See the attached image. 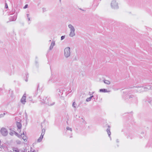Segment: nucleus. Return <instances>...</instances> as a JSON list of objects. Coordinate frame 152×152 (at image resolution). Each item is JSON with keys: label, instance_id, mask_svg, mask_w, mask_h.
Returning a JSON list of instances; mask_svg holds the SVG:
<instances>
[{"label": "nucleus", "instance_id": "f257e3e1", "mask_svg": "<svg viewBox=\"0 0 152 152\" xmlns=\"http://www.w3.org/2000/svg\"><path fill=\"white\" fill-rule=\"evenodd\" d=\"M39 98L40 99L39 101L42 104H46L47 103H48L49 97L42 95L39 96Z\"/></svg>", "mask_w": 152, "mask_h": 152}, {"label": "nucleus", "instance_id": "f03ea898", "mask_svg": "<svg viewBox=\"0 0 152 152\" xmlns=\"http://www.w3.org/2000/svg\"><path fill=\"white\" fill-rule=\"evenodd\" d=\"M68 27L70 29L69 36L70 37H73L75 35V30L74 27L72 25L69 24L68 25Z\"/></svg>", "mask_w": 152, "mask_h": 152}, {"label": "nucleus", "instance_id": "7ed1b4c3", "mask_svg": "<svg viewBox=\"0 0 152 152\" xmlns=\"http://www.w3.org/2000/svg\"><path fill=\"white\" fill-rule=\"evenodd\" d=\"M64 55L66 58L69 57L70 55V48L69 47L66 48L64 50Z\"/></svg>", "mask_w": 152, "mask_h": 152}, {"label": "nucleus", "instance_id": "20e7f679", "mask_svg": "<svg viewBox=\"0 0 152 152\" xmlns=\"http://www.w3.org/2000/svg\"><path fill=\"white\" fill-rule=\"evenodd\" d=\"M111 6L113 9H117L118 8V3L115 0L112 1L111 3Z\"/></svg>", "mask_w": 152, "mask_h": 152}, {"label": "nucleus", "instance_id": "39448f33", "mask_svg": "<svg viewBox=\"0 0 152 152\" xmlns=\"http://www.w3.org/2000/svg\"><path fill=\"white\" fill-rule=\"evenodd\" d=\"M1 132L2 135L3 136H6L8 134L7 129L4 128H2L1 129Z\"/></svg>", "mask_w": 152, "mask_h": 152}, {"label": "nucleus", "instance_id": "423d86ee", "mask_svg": "<svg viewBox=\"0 0 152 152\" xmlns=\"http://www.w3.org/2000/svg\"><path fill=\"white\" fill-rule=\"evenodd\" d=\"M26 93H25L22 98H21L20 102L21 103L23 104H25L26 101Z\"/></svg>", "mask_w": 152, "mask_h": 152}, {"label": "nucleus", "instance_id": "0eeeda50", "mask_svg": "<svg viewBox=\"0 0 152 152\" xmlns=\"http://www.w3.org/2000/svg\"><path fill=\"white\" fill-rule=\"evenodd\" d=\"M48 103H47L46 104L49 106H52L55 104V102L52 101L50 98L49 97V100H48Z\"/></svg>", "mask_w": 152, "mask_h": 152}, {"label": "nucleus", "instance_id": "6e6552de", "mask_svg": "<svg viewBox=\"0 0 152 152\" xmlns=\"http://www.w3.org/2000/svg\"><path fill=\"white\" fill-rule=\"evenodd\" d=\"M107 134L109 136L110 138V140H111V139L110 136L111 133V132H110V127L109 126H108V128L107 130Z\"/></svg>", "mask_w": 152, "mask_h": 152}, {"label": "nucleus", "instance_id": "1a4fd4ad", "mask_svg": "<svg viewBox=\"0 0 152 152\" xmlns=\"http://www.w3.org/2000/svg\"><path fill=\"white\" fill-rule=\"evenodd\" d=\"M16 125L17 126L19 129V132H20V130L21 128L22 125L21 124L20 122H17L16 123Z\"/></svg>", "mask_w": 152, "mask_h": 152}, {"label": "nucleus", "instance_id": "9d476101", "mask_svg": "<svg viewBox=\"0 0 152 152\" xmlns=\"http://www.w3.org/2000/svg\"><path fill=\"white\" fill-rule=\"evenodd\" d=\"M55 45V42L54 41H52L50 47V50H51L53 48V46Z\"/></svg>", "mask_w": 152, "mask_h": 152}, {"label": "nucleus", "instance_id": "9b49d317", "mask_svg": "<svg viewBox=\"0 0 152 152\" xmlns=\"http://www.w3.org/2000/svg\"><path fill=\"white\" fill-rule=\"evenodd\" d=\"M43 136H44L42 135H41L39 138L37 140V141L38 142H40L42 141Z\"/></svg>", "mask_w": 152, "mask_h": 152}, {"label": "nucleus", "instance_id": "f8f14e48", "mask_svg": "<svg viewBox=\"0 0 152 152\" xmlns=\"http://www.w3.org/2000/svg\"><path fill=\"white\" fill-rule=\"evenodd\" d=\"M99 91L101 92H107V90L105 89H102L99 90Z\"/></svg>", "mask_w": 152, "mask_h": 152}, {"label": "nucleus", "instance_id": "ddd939ff", "mask_svg": "<svg viewBox=\"0 0 152 152\" xmlns=\"http://www.w3.org/2000/svg\"><path fill=\"white\" fill-rule=\"evenodd\" d=\"M104 83L105 84H107V85H109L110 83V82L109 81L106 80H104Z\"/></svg>", "mask_w": 152, "mask_h": 152}, {"label": "nucleus", "instance_id": "4468645a", "mask_svg": "<svg viewBox=\"0 0 152 152\" xmlns=\"http://www.w3.org/2000/svg\"><path fill=\"white\" fill-rule=\"evenodd\" d=\"M15 134L19 138L22 137V136L23 135V134H21V135H20L16 132L15 133Z\"/></svg>", "mask_w": 152, "mask_h": 152}, {"label": "nucleus", "instance_id": "2eb2a0df", "mask_svg": "<svg viewBox=\"0 0 152 152\" xmlns=\"http://www.w3.org/2000/svg\"><path fill=\"white\" fill-rule=\"evenodd\" d=\"M93 97V96H91L89 98H87L86 99V101L87 102H89V101H90L91 100L92 98V97Z\"/></svg>", "mask_w": 152, "mask_h": 152}, {"label": "nucleus", "instance_id": "dca6fc26", "mask_svg": "<svg viewBox=\"0 0 152 152\" xmlns=\"http://www.w3.org/2000/svg\"><path fill=\"white\" fill-rule=\"evenodd\" d=\"M15 132L14 131L12 130L11 132H10L9 134L10 135L13 136V134H15Z\"/></svg>", "mask_w": 152, "mask_h": 152}, {"label": "nucleus", "instance_id": "f3484780", "mask_svg": "<svg viewBox=\"0 0 152 152\" xmlns=\"http://www.w3.org/2000/svg\"><path fill=\"white\" fill-rule=\"evenodd\" d=\"M12 150L13 151H15L16 152H19V151L16 148H12Z\"/></svg>", "mask_w": 152, "mask_h": 152}, {"label": "nucleus", "instance_id": "a211bd4d", "mask_svg": "<svg viewBox=\"0 0 152 152\" xmlns=\"http://www.w3.org/2000/svg\"><path fill=\"white\" fill-rule=\"evenodd\" d=\"M45 132V129H42V132L41 135L44 136Z\"/></svg>", "mask_w": 152, "mask_h": 152}, {"label": "nucleus", "instance_id": "6ab92c4d", "mask_svg": "<svg viewBox=\"0 0 152 152\" xmlns=\"http://www.w3.org/2000/svg\"><path fill=\"white\" fill-rule=\"evenodd\" d=\"M77 104L76 103H75V102H73L72 105V107H74V108H76V105Z\"/></svg>", "mask_w": 152, "mask_h": 152}, {"label": "nucleus", "instance_id": "aec40b11", "mask_svg": "<svg viewBox=\"0 0 152 152\" xmlns=\"http://www.w3.org/2000/svg\"><path fill=\"white\" fill-rule=\"evenodd\" d=\"M27 17V19H28V21H30V15L29 14H27L26 15Z\"/></svg>", "mask_w": 152, "mask_h": 152}, {"label": "nucleus", "instance_id": "412c9836", "mask_svg": "<svg viewBox=\"0 0 152 152\" xmlns=\"http://www.w3.org/2000/svg\"><path fill=\"white\" fill-rule=\"evenodd\" d=\"M26 149H23V150H20L19 151V152H26Z\"/></svg>", "mask_w": 152, "mask_h": 152}, {"label": "nucleus", "instance_id": "4be33fe9", "mask_svg": "<svg viewBox=\"0 0 152 152\" xmlns=\"http://www.w3.org/2000/svg\"><path fill=\"white\" fill-rule=\"evenodd\" d=\"M66 129L67 130H70L71 132H72V128L69 127H67Z\"/></svg>", "mask_w": 152, "mask_h": 152}, {"label": "nucleus", "instance_id": "5701e85b", "mask_svg": "<svg viewBox=\"0 0 152 152\" xmlns=\"http://www.w3.org/2000/svg\"><path fill=\"white\" fill-rule=\"evenodd\" d=\"M34 150L33 148H31L30 151H28V152H34Z\"/></svg>", "mask_w": 152, "mask_h": 152}, {"label": "nucleus", "instance_id": "b1692460", "mask_svg": "<svg viewBox=\"0 0 152 152\" xmlns=\"http://www.w3.org/2000/svg\"><path fill=\"white\" fill-rule=\"evenodd\" d=\"M16 142L18 144H20L21 143V142L18 140H17Z\"/></svg>", "mask_w": 152, "mask_h": 152}, {"label": "nucleus", "instance_id": "393cba45", "mask_svg": "<svg viewBox=\"0 0 152 152\" xmlns=\"http://www.w3.org/2000/svg\"><path fill=\"white\" fill-rule=\"evenodd\" d=\"M22 139L24 141H25L26 140V137L23 136V137L22 136Z\"/></svg>", "mask_w": 152, "mask_h": 152}, {"label": "nucleus", "instance_id": "a878e982", "mask_svg": "<svg viewBox=\"0 0 152 152\" xmlns=\"http://www.w3.org/2000/svg\"><path fill=\"white\" fill-rule=\"evenodd\" d=\"M65 36H62L61 37V40H62L65 38Z\"/></svg>", "mask_w": 152, "mask_h": 152}, {"label": "nucleus", "instance_id": "bb28decb", "mask_svg": "<svg viewBox=\"0 0 152 152\" xmlns=\"http://www.w3.org/2000/svg\"><path fill=\"white\" fill-rule=\"evenodd\" d=\"M5 8L6 9H7V8H8V5H7V3H5Z\"/></svg>", "mask_w": 152, "mask_h": 152}, {"label": "nucleus", "instance_id": "cd10ccee", "mask_svg": "<svg viewBox=\"0 0 152 152\" xmlns=\"http://www.w3.org/2000/svg\"><path fill=\"white\" fill-rule=\"evenodd\" d=\"M28 4H26L25 6L23 8L24 9H26L28 7Z\"/></svg>", "mask_w": 152, "mask_h": 152}, {"label": "nucleus", "instance_id": "c85d7f7f", "mask_svg": "<svg viewBox=\"0 0 152 152\" xmlns=\"http://www.w3.org/2000/svg\"><path fill=\"white\" fill-rule=\"evenodd\" d=\"M14 17L15 18L14 19H13L12 20V21H15V20H16V16H14Z\"/></svg>", "mask_w": 152, "mask_h": 152}, {"label": "nucleus", "instance_id": "c756f323", "mask_svg": "<svg viewBox=\"0 0 152 152\" xmlns=\"http://www.w3.org/2000/svg\"><path fill=\"white\" fill-rule=\"evenodd\" d=\"M4 116L2 114H1L0 115V118H2V117H3Z\"/></svg>", "mask_w": 152, "mask_h": 152}, {"label": "nucleus", "instance_id": "7c9ffc66", "mask_svg": "<svg viewBox=\"0 0 152 152\" xmlns=\"http://www.w3.org/2000/svg\"><path fill=\"white\" fill-rule=\"evenodd\" d=\"M134 97V96L133 95H130L129 96V98H132Z\"/></svg>", "mask_w": 152, "mask_h": 152}, {"label": "nucleus", "instance_id": "2f4dec72", "mask_svg": "<svg viewBox=\"0 0 152 152\" xmlns=\"http://www.w3.org/2000/svg\"><path fill=\"white\" fill-rule=\"evenodd\" d=\"M42 10H43V12H44L45 11H46V9L45 8H42Z\"/></svg>", "mask_w": 152, "mask_h": 152}, {"label": "nucleus", "instance_id": "473e14b6", "mask_svg": "<svg viewBox=\"0 0 152 152\" xmlns=\"http://www.w3.org/2000/svg\"><path fill=\"white\" fill-rule=\"evenodd\" d=\"M6 113H7L6 112H4L3 113V114H3V115L4 116V115H5V114H6Z\"/></svg>", "mask_w": 152, "mask_h": 152}, {"label": "nucleus", "instance_id": "72a5a7b5", "mask_svg": "<svg viewBox=\"0 0 152 152\" xmlns=\"http://www.w3.org/2000/svg\"><path fill=\"white\" fill-rule=\"evenodd\" d=\"M23 135H24V132H23Z\"/></svg>", "mask_w": 152, "mask_h": 152}, {"label": "nucleus", "instance_id": "f704fd0d", "mask_svg": "<svg viewBox=\"0 0 152 152\" xmlns=\"http://www.w3.org/2000/svg\"><path fill=\"white\" fill-rule=\"evenodd\" d=\"M117 142H118V140H117Z\"/></svg>", "mask_w": 152, "mask_h": 152}, {"label": "nucleus", "instance_id": "c9c22d12", "mask_svg": "<svg viewBox=\"0 0 152 152\" xmlns=\"http://www.w3.org/2000/svg\"><path fill=\"white\" fill-rule=\"evenodd\" d=\"M0 90H2V89L1 88H0Z\"/></svg>", "mask_w": 152, "mask_h": 152}, {"label": "nucleus", "instance_id": "e433bc0d", "mask_svg": "<svg viewBox=\"0 0 152 152\" xmlns=\"http://www.w3.org/2000/svg\"><path fill=\"white\" fill-rule=\"evenodd\" d=\"M26 81H27V80H26Z\"/></svg>", "mask_w": 152, "mask_h": 152}, {"label": "nucleus", "instance_id": "4c0bfd02", "mask_svg": "<svg viewBox=\"0 0 152 152\" xmlns=\"http://www.w3.org/2000/svg\"><path fill=\"white\" fill-rule=\"evenodd\" d=\"M60 1H61V0H59Z\"/></svg>", "mask_w": 152, "mask_h": 152}]
</instances>
